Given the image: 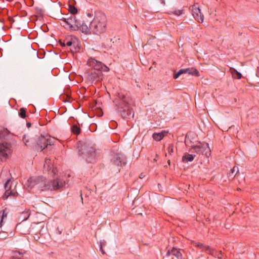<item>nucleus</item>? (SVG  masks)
Returning a JSON list of instances; mask_svg holds the SVG:
<instances>
[{
    "label": "nucleus",
    "instance_id": "f257e3e1",
    "mask_svg": "<svg viewBox=\"0 0 259 259\" xmlns=\"http://www.w3.org/2000/svg\"><path fill=\"white\" fill-rule=\"evenodd\" d=\"M12 138L13 135L7 128L0 131V139L5 140L0 143V159L2 161H6L12 154Z\"/></svg>",
    "mask_w": 259,
    "mask_h": 259
},
{
    "label": "nucleus",
    "instance_id": "f03ea898",
    "mask_svg": "<svg viewBox=\"0 0 259 259\" xmlns=\"http://www.w3.org/2000/svg\"><path fill=\"white\" fill-rule=\"evenodd\" d=\"M130 98L124 94L118 93L114 101L118 111L124 118H128L132 114L129 103Z\"/></svg>",
    "mask_w": 259,
    "mask_h": 259
},
{
    "label": "nucleus",
    "instance_id": "7ed1b4c3",
    "mask_svg": "<svg viewBox=\"0 0 259 259\" xmlns=\"http://www.w3.org/2000/svg\"><path fill=\"white\" fill-rule=\"evenodd\" d=\"M107 22V18L104 14L100 12L96 13L93 20L90 23L91 31L97 34L104 32L106 30Z\"/></svg>",
    "mask_w": 259,
    "mask_h": 259
},
{
    "label": "nucleus",
    "instance_id": "20e7f679",
    "mask_svg": "<svg viewBox=\"0 0 259 259\" xmlns=\"http://www.w3.org/2000/svg\"><path fill=\"white\" fill-rule=\"evenodd\" d=\"M40 178L37 179V181H39ZM65 182L63 181H60L58 179L56 180H54L51 181L50 183L49 184H44L42 181L41 183L38 182L35 184V186L37 188H41V190H57L60 188L62 187L64 185Z\"/></svg>",
    "mask_w": 259,
    "mask_h": 259
},
{
    "label": "nucleus",
    "instance_id": "39448f33",
    "mask_svg": "<svg viewBox=\"0 0 259 259\" xmlns=\"http://www.w3.org/2000/svg\"><path fill=\"white\" fill-rule=\"evenodd\" d=\"M54 144L53 140L49 136H40L37 140L36 148L37 150L42 151L45 148L50 149Z\"/></svg>",
    "mask_w": 259,
    "mask_h": 259
},
{
    "label": "nucleus",
    "instance_id": "423d86ee",
    "mask_svg": "<svg viewBox=\"0 0 259 259\" xmlns=\"http://www.w3.org/2000/svg\"><path fill=\"white\" fill-rule=\"evenodd\" d=\"M87 65L96 71H108L109 70V68L103 63L93 58H90L88 60Z\"/></svg>",
    "mask_w": 259,
    "mask_h": 259
},
{
    "label": "nucleus",
    "instance_id": "0eeeda50",
    "mask_svg": "<svg viewBox=\"0 0 259 259\" xmlns=\"http://www.w3.org/2000/svg\"><path fill=\"white\" fill-rule=\"evenodd\" d=\"M12 181L11 179H8L5 184L6 192L3 195L5 199L8 198L9 196L16 197L17 193L14 190H11Z\"/></svg>",
    "mask_w": 259,
    "mask_h": 259
},
{
    "label": "nucleus",
    "instance_id": "6e6552de",
    "mask_svg": "<svg viewBox=\"0 0 259 259\" xmlns=\"http://www.w3.org/2000/svg\"><path fill=\"white\" fill-rule=\"evenodd\" d=\"M184 73H188V74L194 75L196 76H199V71L193 68H185V69H181L179 70V71L174 74V78L175 79L178 78L181 74Z\"/></svg>",
    "mask_w": 259,
    "mask_h": 259
},
{
    "label": "nucleus",
    "instance_id": "1a4fd4ad",
    "mask_svg": "<svg viewBox=\"0 0 259 259\" xmlns=\"http://www.w3.org/2000/svg\"><path fill=\"white\" fill-rule=\"evenodd\" d=\"M192 14L195 20L199 23H202L204 16L201 14L200 10L197 4H194L192 7Z\"/></svg>",
    "mask_w": 259,
    "mask_h": 259
},
{
    "label": "nucleus",
    "instance_id": "9d476101",
    "mask_svg": "<svg viewBox=\"0 0 259 259\" xmlns=\"http://www.w3.org/2000/svg\"><path fill=\"white\" fill-rule=\"evenodd\" d=\"M53 165L52 163L51 160L50 159L46 158L45 161V163L44 165V170H46L47 172H50V174H51L53 177H55L56 173L58 170L56 168L53 167Z\"/></svg>",
    "mask_w": 259,
    "mask_h": 259
},
{
    "label": "nucleus",
    "instance_id": "9b49d317",
    "mask_svg": "<svg viewBox=\"0 0 259 259\" xmlns=\"http://www.w3.org/2000/svg\"><path fill=\"white\" fill-rule=\"evenodd\" d=\"M112 162L115 165L122 166L126 164V158L121 154H115L111 160Z\"/></svg>",
    "mask_w": 259,
    "mask_h": 259
},
{
    "label": "nucleus",
    "instance_id": "f8f14e48",
    "mask_svg": "<svg viewBox=\"0 0 259 259\" xmlns=\"http://www.w3.org/2000/svg\"><path fill=\"white\" fill-rule=\"evenodd\" d=\"M192 243L196 247H197L202 249V251H205L209 254L214 257H216L215 253V249H211L209 246L204 245L203 244L199 242L192 241Z\"/></svg>",
    "mask_w": 259,
    "mask_h": 259
},
{
    "label": "nucleus",
    "instance_id": "ddd939ff",
    "mask_svg": "<svg viewBox=\"0 0 259 259\" xmlns=\"http://www.w3.org/2000/svg\"><path fill=\"white\" fill-rule=\"evenodd\" d=\"M102 73L99 71H94L89 75V79L92 82H97L102 79Z\"/></svg>",
    "mask_w": 259,
    "mask_h": 259
},
{
    "label": "nucleus",
    "instance_id": "4468645a",
    "mask_svg": "<svg viewBox=\"0 0 259 259\" xmlns=\"http://www.w3.org/2000/svg\"><path fill=\"white\" fill-rule=\"evenodd\" d=\"M97 154L96 150L93 148L88 151L85 155V159L88 162L93 163L96 161Z\"/></svg>",
    "mask_w": 259,
    "mask_h": 259
},
{
    "label": "nucleus",
    "instance_id": "2eb2a0df",
    "mask_svg": "<svg viewBox=\"0 0 259 259\" xmlns=\"http://www.w3.org/2000/svg\"><path fill=\"white\" fill-rule=\"evenodd\" d=\"M70 23V30L77 31L79 30L80 23L76 19L75 17H69Z\"/></svg>",
    "mask_w": 259,
    "mask_h": 259
},
{
    "label": "nucleus",
    "instance_id": "dca6fc26",
    "mask_svg": "<svg viewBox=\"0 0 259 259\" xmlns=\"http://www.w3.org/2000/svg\"><path fill=\"white\" fill-rule=\"evenodd\" d=\"M167 251L171 256H175L178 259H183V255L179 249L173 248L171 250H169Z\"/></svg>",
    "mask_w": 259,
    "mask_h": 259
},
{
    "label": "nucleus",
    "instance_id": "f3484780",
    "mask_svg": "<svg viewBox=\"0 0 259 259\" xmlns=\"http://www.w3.org/2000/svg\"><path fill=\"white\" fill-rule=\"evenodd\" d=\"M168 133L167 132L163 131L160 133H155L153 134V138L156 141L161 140Z\"/></svg>",
    "mask_w": 259,
    "mask_h": 259
},
{
    "label": "nucleus",
    "instance_id": "a211bd4d",
    "mask_svg": "<svg viewBox=\"0 0 259 259\" xmlns=\"http://www.w3.org/2000/svg\"><path fill=\"white\" fill-rule=\"evenodd\" d=\"M192 149H193L196 153L200 154H202L205 150L206 146L199 144L198 145L192 147Z\"/></svg>",
    "mask_w": 259,
    "mask_h": 259
},
{
    "label": "nucleus",
    "instance_id": "6ab92c4d",
    "mask_svg": "<svg viewBox=\"0 0 259 259\" xmlns=\"http://www.w3.org/2000/svg\"><path fill=\"white\" fill-rule=\"evenodd\" d=\"M60 24L62 26H63L66 29L70 30V23L69 18H63L60 19Z\"/></svg>",
    "mask_w": 259,
    "mask_h": 259
},
{
    "label": "nucleus",
    "instance_id": "aec40b11",
    "mask_svg": "<svg viewBox=\"0 0 259 259\" xmlns=\"http://www.w3.org/2000/svg\"><path fill=\"white\" fill-rule=\"evenodd\" d=\"M230 71L231 73L233 78L238 79H241L242 78V74L237 71V70L235 68L230 67Z\"/></svg>",
    "mask_w": 259,
    "mask_h": 259
},
{
    "label": "nucleus",
    "instance_id": "412c9836",
    "mask_svg": "<svg viewBox=\"0 0 259 259\" xmlns=\"http://www.w3.org/2000/svg\"><path fill=\"white\" fill-rule=\"evenodd\" d=\"M238 168L236 166H234L228 174V177L229 179L233 180L234 178L235 175L237 174V172H238Z\"/></svg>",
    "mask_w": 259,
    "mask_h": 259
},
{
    "label": "nucleus",
    "instance_id": "4be33fe9",
    "mask_svg": "<svg viewBox=\"0 0 259 259\" xmlns=\"http://www.w3.org/2000/svg\"><path fill=\"white\" fill-rule=\"evenodd\" d=\"M8 215V211L7 208L0 211V227H2L3 223L6 220Z\"/></svg>",
    "mask_w": 259,
    "mask_h": 259
},
{
    "label": "nucleus",
    "instance_id": "5701e85b",
    "mask_svg": "<svg viewBox=\"0 0 259 259\" xmlns=\"http://www.w3.org/2000/svg\"><path fill=\"white\" fill-rule=\"evenodd\" d=\"M195 157V155L186 153L183 156L182 160H183V161H184V162L192 161L193 160Z\"/></svg>",
    "mask_w": 259,
    "mask_h": 259
},
{
    "label": "nucleus",
    "instance_id": "b1692460",
    "mask_svg": "<svg viewBox=\"0 0 259 259\" xmlns=\"http://www.w3.org/2000/svg\"><path fill=\"white\" fill-rule=\"evenodd\" d=\"M184 10L183 8L180 10L175 9L171 11H169V12H168L167 14H174L176 16H179L184 13Z\"/></svg>",
    "mask_w": 259,
    "mask_h": 259
},
{
    "label": "nucleus",
    "instance_id": "393cba45",
    "mask_svg": "<svg viewBox=\"0 0 259 259\" xmlns=\"http://www.w3.org/2000/svg\"><path fill=\"white\" fill-rule=\"evenodd\" d=\"M79 29L85 34L89 33L91 30L90 26L88 27V25L83 23L81 25H79Z\"/></svg>",
    "mask_w": 259,
    "mask_h": 259
},
{
    "label": "nucleus",
    "instance_id": "a878e982",
    "mask_svg": "<svg viewBox=\"0 0 259 259\" xmlns=\"http://www.w3.org/2000/svg\"><path fill=\"white\" fill-rule=\"evenodd\" d=\"M22 140L23 141L24 144L26 146H30V143L31 142V140L29 138V136L27 135H24L23 136Z\"/></svg>",
    "mask_w": 259,
    "mask_h": 259
},
{
    "label": "nucleus",
    "instance_id": "bb28decb",
    "mask_svg": "<svg viewBox=\"0 0 259 259\" xmlns=\"http://www.w3.org/2000/svg\"><path fill=\"white\" fill-rule=\"evenodd\" d=\"M72 133L76 135H78L80 133V127L76 124H74L71 127Z\"/></svg>",
    "mask_w": 259,
    "mask_h": 259
},
{
    "label": "nucleus",
    "instance_id": "cd10ccee",
    "mask_svg": "<svg viewBox=\"0 0 259 259\" xmlns=\"http://www.w3.org/2000/svg\"><path fill=\"white\" fill-rule=\"evenodd\" d=\"M75 39H76V38L75 37H72L71 36L70 39H69V38H66L65 39H64L65 44H66V46L70 47L74 43Z\"/></svg>",
    "mask_w": 259,
    "mask_h": 259
},
{
    "label": "nucleus",
    "instance_id": "c85d7f7f",
    "mask_svg": "<svg viewBox=\"0 0 259 259\" xmlns=\"http://www.w3.org/2000/svg\"><path fill=\"white\" fill-rule=\"evenodd\" d=\"M25 252H20L19 251H14L13 252V256L17 259H21L23 256Z\"/></svg>",
    "mask_w": 259,
    "mask_h": 259
},
{
    "label": "nucleus",
    "instance_id": "c756f323",
    "mask_svg": "<svg viewBox=\"0 0 259 259\" xmlns=\"http://www.w3.org/2000/svg\"><path fill=\"white\" fill-rule=\"evenodd\" d=\"M113 43V42L112 41V39L111 38H107L104 42L106 47L109 48H111Z\"/></svg>",
    "mask_w": 259,
    "mask_h": 259
},
{
    "label": "nucleus",
    "instance_id": "7c9ffc66",
    "mask_svg": "<svg viewBox=\"0 0 259 259\" xmlns=\"http://www.w3.org/2000/svg\"><path fill=\"white\" fill-rule=\"evenodd\" d=\"M68 10H69V12L72 14L74 15V14H76L77 13V11H78L77 9L74 6L69 5Z\"/></svg>",
    "mask_w": 259,
    "mask_h": 259
},
{
    "label": "nucleus",
    "instance_id": "2f4dec72",
    "mask_svg": "<svg viewBox=\"0 0 259 259\" xmlns=\"http://www.w3.org/2000/svg\"><path fill=\"white\" fill-rule=\"evenodd\" d=\"M19 115L21 118H24L26 117V110L23 108H20L19 111Z\"/></svg>",
    "mask_w": 259,
    "mask_h": 259
},
{
    "label": "nucleus",
    "instance_id": "473e14b6",
    "mask_svg": "<svg viewBox=\"0 0 259 259\" xmlns=\"http://www.w3.org/2000/svg\"><path fill=\"white\" fill-rule=\"evenodd\" d=\"M168 152L169 154H171L172 153L174 152V146L172 144H170L168 145Z\"/></svg>",
    "mask_w": 259,
    "mask_h": 259
},
{
    "label": "nucleus",
    "instance_id": "72a5a7b5",
    "mask_svg": "<svg viewBox=\"0 0 259 259\" xmlns=\"http://www.w3.org/2000/svg\"><path fill=\"white\" fill-rule=\"evenodd\" d=\"M163 259H174V257L171 256L167 251L166 255L163 256Z\"/></svg>",
    "mask_w": 259,
    "mask_h": 259
},
{
    "label": "nucleus",
    "instance_id": "f704fd0d",
    "mask_svg": "<svg viewBox=\"0 0 259 259\" xmlns=\"http://www.w3.org/2000/svg\"><path fill=\"white\" fill-rule=\"evenodd\" d=\"M214 253L216 254V257H217L219 259H221L222 258V252L221 251H220V253H219V254H217V251L215 250V253Z\"/></svg>",
    "mask_w": 259,
    "mask_h": 259
},
{
    "label": "nucleus",
    "instance_id": "c9c22d12",
    "mask_svg": "<svg viewBox=\"0 0 259 259\" xmlns=\"http://www.w3.org/2000/svg\"><path fill=\"white\" fill-rule=\"evenodd\" d=\"M100 251H101V252H102V253L103 254H104L105 253V251L104 250V249H103V247H102V245H101V244L100 245Z\"/></svg>",
    "mask_w": 259,
    "mask_h": 259
},
{
    "label": "nucleus",
    "instance_id": "e433bc0d",
    "mask_svg": "<svg viewBox=\"0 0 259 259\" xmlns=\"http://www.w3.org/2000/svg\"><path fill=\"white\" fill-rule=\"evenodd\" d=\"M60 44L61 46L65 47L66 46V44H65V41L64 40L63 42L60 41Z\"/></svg>",
    "mask_w": 259,
    "mask_h": 259
},
{
    "label": "nucleus",
    "instance_id": "4c0bfd02",
    "mask_svg": "<svg viewBox=\"0 0 259 259\" xmlns=\"http://www.w3.org/2000/svg\"><path fill=\"white\" fill-rule=\"evenodd\" d=\"M30 125H31V123H30V122H28V123H27V127H30Z\"/></svg>",
    "mask_w": 259,
    "mask_h": 259
},
{
    "label": "nucleus",
    "instance_id": "58836bf2",
    "mask_svg": "<svg viewBox=\"0 0 259 259\" xmlns=\"http://www.w3.org/2000/svg\"><path fill=\"white\" fill-rule=\"evenodd\" d=\"M161 3L163 5H165V1L164 0H161Z\"/></svg>",
    "mask_w": 259,
    "mask_h": 259
},
{
    "label": "nucleus",
    "instance_id": "ea45409f",
    "mask_svg": "<svg viewBox=\"0 0 259 259\" xmlns=\"http://www.w3.org/2000/svg\"><path fill=\"white\" fill-rule=\"evenodd\" d=\"M143 175H141V176L140 177V178H142Z\"/></svg>",
    "mask_w": 259,
    "mask_h": 259
},
{
    "label": "nucleus",
    "instance_id": "a19ab883",
    "mask_svg": "<svg viewBox=\"0 0 259 259\" xmlns=\"http://www.w3.org/2000/svg\"><path fill=\"white\" fill-rule=\"evenodd\" d=\"M143 175H141V176L140 177V178H142Z\"/></svg>",
    "mask_w": 259,
    "mask_h": 259
},
{
    "label": "nucleus",
    "instance_id": "79ce46f5",
    "mask_svg": "<svg viewBox=\"0 0 259 259\" xmlns=\"http://www.w3.org/2000/svg\"><path fill=\"white\" fill-rule=\"evenodd\" d=\"M71 175L70 174L68 175V177H70Z\"/></svg>",
    "mask_w": 259,
    "mask_h": 259
}]
</instances>
